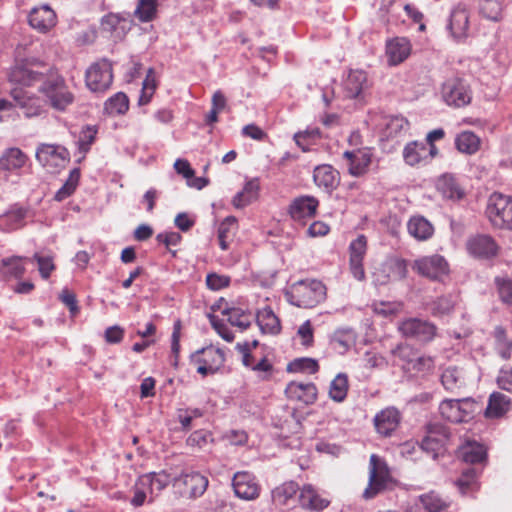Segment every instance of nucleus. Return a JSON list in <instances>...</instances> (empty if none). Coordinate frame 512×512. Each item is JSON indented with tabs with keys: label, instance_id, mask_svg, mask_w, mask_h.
I'll return each mask as SVG.
<instances>
[{
	"label": "nucleus",
	"instance_id": "nucleus-7",
	"mask_svg": "<svg viewBox=\"0 0 512 512\" xmlns=\"http://www.w3.org/2000/svg\"><path fill=\"white\" fill-rule=\"evenodd\" d=\"M226 361L225 351L213 345L201 348L190 356V362L196 366L202 376L217 373Z\"/></svg>",
	"mask_w": 512,
	"mask_h": 512
},
{
	"label": "nucleus",
	"instance_id": "nucleus-15",
	"mask_svg": "<svg viewBox=\"0 0 512 512\" xmlns=\"http://www.w3.org/2000/svg\"><path fill=\"white\" fill-rule=\"evenodd\" d=\"M399 330L405 337L414 338L422 342L431 341L436 333L434 324L417 318L403 321L399 326Z\"/></svg>",
	"mask_w": 512,
	"mask_h": 512
},
{
	"label": "nucleus",
	"instance_id": "nucleus-8",
	"mask_svg": "<svg viewBox=\"0 0 512 512\" xmlns=\"http://www.w3.org/2000/svg\"><path fill=\"white\" fill-rule=\"evenodd\" d=\"M486 214L493 226L512 230V197L493 193L489 197Z\"/></svg>",
	"mask_w": 512,
	"mask_h": 512
},
{
	"label": "nucleus",
	"instance_id": "nucleus-61",
	"mask_svg": "<svg viewBox=\"0 0 512 512\" xmlns=\"http://www.w3.org/2000/svg\"><path fill=\"white\" fill-rule=\"evenodd\" d=\"M362 362L365 368L374 369L386 366V359L375 351H366L363 355Z\"/></svg>",
	"mask_w": 512,
	"mask_h": 512
},
{
	"label": "nucleus",
	"instance_id": "nucleus-63",
	"mask_svg": "<svg viewBox=\"0 0 512 512\" xmlns=\"http://www.w3.org/2000/svg\"><path fill=\"white\" fill-rule=\"evenodd\" d=\"M97 134V130L93 126H87L83 129L79 136V147L82 151L86 152L89 150L90 145L94 142Z\"/></svg>",
	"mask_w": 512,
	"mask_h": 512
},
{
	"label": "nucleus",
	"instance_id": "nucleus-49",
	"mask_svg": "<svg viewBox=\"0 0 512 512\" xmlns=\"http://www.w3.org/2000/svg\"><path fill=\"white\" fill-rule=\"evenodd\" d=\"M129 108L128 97L121 92L116 93L114 96L109 98L105 103V110L109 114L121 115L126 113Z\"/></svg>",
	"mask_w": 512,
	"mask_h": 512
},
{
	"label": "nucleus",
	"instance_id": "nucleus-53",
	"mask_svg": "<svg viewBox=\"0 0 512 512\" xmlns=\"http://www.w3.org/2000/svg\"><path fill=\"white\" fill-rule=\"evenodd\" d=\"M455 306V298L452 295L441 296L432 304V313L443 316L450 313Z\"/></svg>",
	"mask_w": 512,
	"mask_h": 512
},
{
	"label": "nucleus",
	"instance_id": "nucleus-35",
	"mask_svg": "<svg viewBox=\"0 0 512 512\" xmlns=\"http://www.w3.org/2000/svg\"><path fill=\"white\" fill-rule=\"evenodd\" d=\"M175 171L182 175L189 187L201 190L208 184V180L204 177H196L195 171L192 169L190 163L185 159H177L174 163Z\"/></svg>",
	"mask_w": 512,
	"mask_h": 512
},
{
	"label": "nucleus",
	"instance_id": "nucleus-44",
	"mask_svg": "<svg viewBox=\"0 0 512 512\" xmlns=\"http://www.w3.org/2000/svg\"><path fill=\"white\" fill-rule=\"evenodd\" d=\"M259 191V182L257 179L248 181L243 190L237 193L233 199V204L237 208L245 207L257 198Z\"/></svg>",
	"mask_w": 512,
	"mask_h": 512
},
{
	"label": "nucleus",
	"instance_id": "nucleus-21",
	"mask_svg": "<svg viewBox=\"0 0 512 512\" xmlns=\"http://www.w3.org/2000/svg\"><path fill=\"white\" fill-rule=\"evenodd\" d=\"M56 22V14L48 5L36 7L29 14V24L40 32L49 31Z\"/></svg>",
	"mask_w": 512,
	"mask_h": 512
},
{
	"label": "nucleus",
	"instance_id": "nucleus-46",
	"mask_svg": "<svg viewBox=\"0 0 512 512\" xmlns=\"http://www.w3.org/2000/svg\"><path fill=\"white\" fill-rule=\"evenodd\" d=\"M408 125L402 116H388L383 118L382 134L386 138H392L400 134Z\"/></svg>",
	"mask_w": 512,
	"mask_h": 512
},
{
	"label": "nucleus",
	"instance_id": "nucleus-16",
	"mask_svg": "<svg viewBox=\"0 0 512 512\" xmlns=\"http://www.w3.org/2000/svg\"><path fill=\"white\" fill-rule=\"evenodd\" d=\"M319 201L309 195L295 198L289 206V214L295 221L303 222L316 215Z\"/></svg>",
	"mask_w": 512,
	"mask_h": 512
},
{
	"label": "nucleus",
	"instance_id": "nucleus-62",
	"mask_svg": "<svg viewBox=\"0 0 512 512\" xmlns=\"http://www.w3.org/2000/svg\"><path fill=\"white\" fill-rule=\"evenodd\" d=\"M320 136V131L318 128H311L305 131L298 132L294 135V140L296 144L305 152L308 151L307 140L316 139Z\"/></svg>",
	"mask_w": 512,
	"mask_h": 512
},
{
	"label": "nucleus",
	"instance_id": "nucleus-32",
	"mask_svg": "<svg viewBox=\"0 0 512 512\" xmlns=\"http://www.w3.org/2000/svg\"><path fill=\"white\" fill-rule=\"evenodd\" d=\"M511 408V399L500 393L493 392L488 400V405L485 410L486 418H500L504 416Z\"/></svg>",
	"mask_w": 512,
	"mask_h": 512
},
{
	"label": "nucleus",
	"instance_id": "nucleus-33",
	"mask_svg": "<svg viewBox=\"0 0 512 512\" xmlns=\"http://www.w3.org/2000/svg\"><path fill=\"white\" fill-rule=\"evenodd\" d=\"M256 322L260 330L265 334L277 335L281 331V324L279 318L268 306L260 309L257 312Z\"/></svg>",
	"mask_w": 512,
	"mask_h": 512
},
{
	"label": "nucleus",
	"instance_id": "nucleus-45",
	"mask_svg": "<svg viewBox=\"0 0 512 512\" xmlns=\"http://www.w3.org/2000/svg\"><path fill=\"white\" fill-rule=\"evenodd\" d=\"M348 392V376L345 373H339L330 384L329 396L335 402H343Z\"/></svg>",
	"mask_w": 512,
	"mask_h": 512
},
{
	"label": "nucleus",
	"instance_id": "nucleus-18",
	"mask_svg": "<svg viewBox=\"0 0 512 512\" xmlns=\"http://www.w3.org/2000/svg\"><path fill=\"white\" fill-rule=\"evenodd\" d=\"M343 157L348 161V171L352 176L364 175L371 164L372 153L369 148L345 151Z\"/></svg>",
	"mask_w": 512,
	"mask_h": 512
},
{
	"label": "nucleus",
	"instance_id": "nucleus-55",
	"mask_svg": "<svg viewBox=\"0 0 512 512\" xmlns=\"http://www.w3.org/2000/svg\"><path fill=\"white\" fill-rule=\"evenodd\" d=\"M32 259L37 262L38 270L41 277L44 279H48L53 270L55 269L53 257L51 255H42L40 253H35Z\"/></svg>",
	"mask_w": 512,
	"mask_h": 512
},
{
	"label": "nucleus",
	"instance_id": "nucleus-22",
	"mask_svg": "<svg viewBox=\"0 0 512 512\" xmlns=\"http://www.w3.org/2000/svg\"><path fill=\"white\" fill-rule=\"evenodd\" d=\"M468 252L474 257L490 258L496 255L498 247L495 241L487 235L470 238L466 244Z\"/></svg>",
	"mask_w": 512,
	"mask_h": 512
},
{
	"label": "nucleus",
	"instance_id": "nucleus-54",
	"mask_svg": "<svg viewBox=\"0 0 512 512\" xmlns=\"http://www.w3.org/2000/svg\"><path fill=\"white\" fill-rule=\"evenodd\" d=\"M367 251V238L364 235H358L349 245V260L363 261Z\"/></svg>",
	"mask_w": 512,
	"mask_h": 512
},
{
	"label": "nucleus",
	"instance_id": "nucleus-2",
	"mask_svg": "<svg viewBox=\"0 0 512 512\" xmlns=\"http://www.w3.org/2000/svg\"><path fill=\"white\" fill-rule=\"evenodd\" d=\"M286 300L299 308H313L326 298L325 285L316 279L300 280L285 291Z\"/></svg>",
	"mask_w": 512,
	"mask_h": 512
},
{
	"label": "nucleus",
	"instance_id": "nucleus-27",
	"mask_svg": "<svg viewBox=\"0 0 512 512\" xmlns=\"http://www.w3.org/2000/svg\"><path fill=\"white\" fill-rule=\"evenodd\" d=\"M441 383L449 392H456L467 383V373L462 367L449 366L441 374Z\"/></svg>",
	"mask_w": 512,
	"mask_h": 512
},
{
	"label": "nucleus",
	"instance_id": "nucleus-42",
	"mask_svg": "<svg viewBox=\"0 0 512 512\" xmlns=\"http://www.w3.org/2000/svg\"><path fill=\"white\" fill-rule=\"evenodd\" d=\"M331 342L334 348L343 354L355 344L356 333L351 328L338 329L334 332Z\"/></svg>",
	"mask_w": 512,
	"mask_h": 512
},
{
	"label": "nucleus",
	"instance_id": "nucleus-13",
	"mask_svg": "<svg viewBox=\"0 0 512 512\" xmlns=\"http://www.w3.org/2000/svg\"><path fill=\"white\" fill-rule=\"evenodd\" d=\"M413 269L420 275L431 280H442L449 273V265L439 254L423 256L413 263Z\"/></svg>",
	"mask_w": 512,
	"mask_h": 512
},
{
	"label": "nucleus",
	"instance_id": "nucleus-51",
	"mask_svg": "<svg viewBox=\"0 0 512 512\" xmlns=\"http://www.w3.org/2000/svg\"><path fill=\"white\" fill-rule=\"evenodd\" d=\"M477 471L475 468L465 470L461 477L457 480V486L463 495L469 494L476 490L477 486Z\"/></svg>",
	"mask_w": 512,
	"mask_h": 512
},
{
	"label": "nucleus",
	"instance_id": "nucleus-31",
	"mask_svg": "<svg viewBox=\"0 0 512 512\" xmlns=\"http://www.w3.org/2000/svg\"><path fill=\"white\" fill-rule=\"evenodd\" d=\"M407 229L409 234L418 241H426L434 234V227L425 217L416 215L412 216L408 223Z\"/></svg>",
	"mask_w": 512,
	"mask_h": 512
},
{
	"label": "nucleus",
	"instance_id": "nucleus-58",
	"mask_svg": "<svg viewBox=\"0 0 512 512\" xmlns=\"http://www.w3.org/2000/svg\"><path fill=\"white\" fill-rule=\"evenodd\" d=\"M289 368L294 371L315 373L318 371L319 366L317 361L312 358H301L292 362Z\"/></svg>",
	"mask_w": 512,
	"mask_h": 512
},
{
	"label": "nucleus",
	"instance_id": "nucleus-34",
	"mask_svg": "<svg viewBox=\"0 0 512 512\" xmlns=\"http://www.w3.org/2000/svg\"><path fill=\"white\" fill-rule=\"evenodd\" d=\"M367 75L363 70H351L344 81L346 96L356 98L367 87Z\"/></svg>",
	"mask_w": 512,
	"mask_h": 512
},
{
	"label": "nucleus",
	"instance_id": "nucleus-3",
	"mask_svg": "<svg viewBox=\"0 0 512 512\" xmlns=\"http://www.w3.org/2000/svg\"><path fill=\"white\" fill-rule=\"evenodd\" d=\"M209 485L208 478L194 470L182 471L172 480V488L175 495L180 498L195 500L201 497Z\"/></svg>",
	"mask_w": 512,
	"mask_h": 512
},
{
	"label": "nucleus",
	"instance_id": "nucleus-43",
	"mask_svg": "<svg viewBox=\"0 0 512 512\" xmlns=\"http://www.w3.org/2000/svg\"><path fill=\"white\" fill-rule=\"evenodd\" d=\"M479 13L491 21H499L502 18L504 4L502 0H478Z\"/></svg>",
	"mask_w": 512,
	"mask_h": 512
},
{
	"label": "nucleus",
	"instance_id": "nucleus-4",
	"mask_svg": "<svg viewBox=\"0 0 512 512\" xmlns=\"http://www.w3.org/2000/svg\"><path fill=\"white\" fill-rule=\"evenodd\" d=\"M368 470V485L362 494L366 500L376 497L392 482V476L386 461L378 455L372 454L370 456Z\"/></svg>",
	"mask_w": 512,
	"mask_h": 512
},
{
	"label": "nucleus",
	"instance_id": "nucleus-5",
	"mask_svg": "<svg viewBox=\"0 0 512 512\" xmlns=\"http://www.w3.org/2000/svg\"><path fill=\"white\" fill-rule=\"evenodd\" d=\"M478 403L472 398L444 399L439 404L441 417L454 424L472 420L478 411Z\"/></svg>",
	"mask_w": 512,
	"mask_h": 512
},
{
	"label": "nucleus",
	"instance_id": "nucleus-64",
	"mask_svg": "<svg viewBox=\"0 0 512 512\" xmlns=\"http://www.w3.org/2000/svg\"><path fill=\"white\" fill-rule=\"evenodd\" d=\"M440 189L443 195L449 199L459 200L464 195V192L453 180L443 182V184H441Z\"/></svg>",
	"mask_w": 512,
	"mask_h": 512
},
{
	"label": "nucleus",
	"instance_id": "nucleus-11",
	"mask_svg": "<svg viewBox=\"0 0 512 512\" xmlns=\"http://www.w3.org/2000/svg\"><path fill=\"white\" fill-rule=\"evenodd\" d=\"M87 87L93 92H104L110 88L113 81L112 64L107 59L93 63L86 71Z\"/></svg>",
	"mask_w": 512,
	"mask_h": 512
},
{
	"label": "nucleus",
	"instance_id": "nucleus-37",
	"mask_svg": "<svg viewBox=\"0 0 512 512\" xmlns=\"http://www.w3.org/2000/svg\"><path fill=\"white\" fill-rule=\"evenodd\" d=\"M455 146L459 152L472 155L479 151L481 139L471 131H462L455 138Z\"/></svg>",
	"mask_w": 512,
	"mask_h": 512
},
{
	"label": "nucleus",
	"instance_id": "nucleus-39",
	"mask_svg": "<svg viewBox=\"0 0 512 512\" xmlns=\"http://www.w3.org/2000/svg\"><path fill=\"white\" fill-rule=\"evenodd\" d=\"M459 456L466 463H480L486 459V449L477 442H466L459 449Z\"/></svg>",
	"mask_w": 512,
	"mask_h": 512
},
{
	"label": "nucleus",
	"instance_id": "nucleus-30",
	"mask_svg": "<svg viewBox=\"0 0 512 512\" xmlns=\"http://www.w3.org/2000/svg\"><path fill=\"white\" fill-rule=\"evenodd\" d=\"M27 210L23 207L14 205L4 214L0 215V229L11 232L20 229L25 224Z\"/></svg>",
	"mask_w": 512,
	"mask_h": 512
},
{
	"label": "nucleus",
	"instance_id": "nucleus-36",
	"mask_svg": "<svg viewBox=\"0 0 512 512\" xmlns=\"http://www.w3.org/2000/svg\"><path fill=\"white\" fill-rule=\"evenodd\" d=\"M172 480L170 475L165 471L152 472L142 475L139 478V485H141V487H149L150 492L154 493L155 491L160 492L170 483L172 484Z\"/></svg>",
	"mask_w": 512,
	"mask_h": 512
},
{
	"label": "nucleus",
	"instance_id": "nucleus-52",
	"mask_svg": "<svg viewBox=\"0 0 512 512\" xmlns=\"http://www.w3.org/2000/svg\"><path fill=\"white\" fill-rule=\"evenodd\" d=\"M157 0H139L135 15L141 22L151 21L156 14Z\"/></svg>",
	"mask_w": 512,
	"mask_h": 512
},
{
	"label": "nucleus",
	"instance_id": "nucleus-47",
	"mask_svg": "<svg viewBox=\"0 0 512 512\" xmlns=\"http://www.w3.org/2000/svg\"><path fill=\"white\" fill-rule=\"evenodd\" d=\"M228 316V321L231 325L238 327L241 331L246 330L252 323V315L249 312H245L240 308H229L223 311Z\"/></svg>",
	"mask_w": 512,
	"mask_h": 512
},
{
	"label": "nucleus",
	"instance_id": "nucleus-25",
	"mask_svg": "<svg viewBox=\"0 0 512 512\" xmlns=\"http://www.w3.org/2000/svg\"><path fill=\"white\" fill-rule=\"evenodd\" d=\"M381 272L385 275L381 276L379 272L376 273V280L380 284L402 280L407 276V262L399 258L387 260L382 265Z\"/></svg>",
	"mask_w": 512,
	"mask_h": 512
},
{
	"label": "nucleus",
	"instance_id": "nucleus-57",
	"mask_svg": "<svg viewBox=\"0 0 512 512\" xmlns=\"http://www.w3.org/2000/svg\"><path fill=\"white\" fill-rule=\"evenodd\" d=\"M297 335L301 339V344L304 347H311L314 343V330L310 320L303 322L298 330Z\"/></svg>",
	"mask_w": 512,
	"mask_h": 512
},
{
	"label": "nucleus",
	"instance_id": "nucleus-56",
	"mask_svg": "<svg viewBox=\"0 0 512 512\" xmlns=\"http://www.w3.org/2000/svg\"><path fill=\"white\" fill-rule=\"evenodd\" d=\"M213 441L212 434L207 430L194 431L187 439V444L199 449L205 448Z\"/></svg>",
	"mask_w": 512,
	"mask_h": 512
},
{
	"label": "nucleus",
	"instance_id": "nucleus-17",
	"mask_svg": "<svg viewBox=\"0 0 512 512\" xmlns=\"http://www.w3.org/2000/svg\"><path fill=\"white\" fill-rule=\"evenodd\" d=\"M10 94L18 107L23 110L26 118L37 117L42 113L43 102L36 95L22 91L19 88L12 89Z\"/></svg>",
	"mask_w": 512,
	"mask_h": 512
},
{
	"label": "nucleus",
	"instance_id": "nucleus-23",
	"mask_svg": "<svg viewBox=\"0 0 512 512\" xmlns=\"http://www.w3.org/2000/svg\"><path fill=\"white\" fill-rule=\"evenodd\" d=\"M448 28L456 39H462L467 36L469 29V12L464 5L458 4L452 9Z\"/></svg>",
	"mask_w": 512,
	"mask_h": 512
},
{
	"label": "nucleus",
	"instance_id": "nucleus-12",
	"mask_svg": "<svg viewBox=\"0 0 512 512\" xmlns=\"http://www.w3.org/2000/svg\"><path fill=\"white\" fill-rule=\"evenodd\" d=\"M232 488L239 499L256 500L260 496L261 485L257 477L249 471H238L233 475Z\"/></svg>",
	"mask_w": 512,
	"mask_h": 512
},
{
	"label": "nucleus",
	"instance_id": "nucleus-60",
	"mask_svg": "<svg viewBox=\"0 0 512 512\" xmlns=\"http://www.w3.org/2000/svg\"><path fill=\"white\" fill-rule=\"evenodd\" d=\"M496 285L500 299L509 305H512V279L496 278Z\"/></svg>",
	"mask_w": 512,
	"mask_h": 512
},
{
	"label": "nucleus",
	"instance_id": "nucleus-50",
	"mask_svg": "<svg viewBox=\"0 0 512 512\" xmlns=\"http://www.w3.org/2000/svg\"><path fill=\"white\" fill-rule=\"evenodd\" d=\"M156 88H157V81H156V77H155V72L152 68H150L147 71L146 77L142 84V90H141V95L139 98V104H141V105L148 104L151 101Z\"/></svg>",
	"mask_w": 512,
	"mask_h": 512
},
{
	"label": "nucleus",
	"instance_id": "nucleus-59",
	"mask_svg": "<svg viewBox=\"0 0 512 512\" xmlns=\"http://www.w3.org/2000/svg\"><path fill=\"white\" fill-rule=\"evenodd\" d=\"M402 309L398 302H376L373 304V310L376 314L388 317L398 313Z\"/></svg>",
	"mask_w": 512,
	"mask_h": 512
},
{
	"label": "nucleus",
	"instance_id": "nucleus-1",
	"mask_svg": "<svg viewBox=\"0 0 512 512\" xmlns=\"http://www.w3.org/2000/svg\"><path fill=\"white\" fill-rule=\"evenodd\" d=\"M8 79L11 83L26 87L39 84L38 91L55 110L64 111L74 101L73 93L57 69L34 57L20 59L17 52Z\"/></svg>",
	"mask_w": 512,
	"mask_h": 512
},
{
	"label": "nucleus",
	"instance_id": "nucleus-26",
	"mask_svg": "<svg viewBox=\"0 0 512 512\" xmlns=\"http://www.w3.org/2000/svg\"><path fill=\"white\" fill-rule=\"evenodd\" d=\"M400 414L395 408H386L374 417V425L377 432L383 436H389L398 426Z\"/></svg>",
	"mask_w": 512,
	"mask_h": 512
},
{
	"label": "nucleus",
	"instance_id": "nucleus-20",
	"mask_svg": "<svg viewBox=\"0 0 512 512\" xmlns=\"http://www.w3.org/2000/svg\"><path fill=\"white\" fill-rule=\"evenodd\" d=\"M298 500L301 508L315 512L324 510L330 504V501L322 497L311 484H306L300 489Z\"/></svg>",
	"mask_w": 512,
	"mask_h": 512
},
{
	"label": "nucleus",
	"instance_id": "nucleus-24",
	"mask_svg": "<svg viewBox=\"0 0 512 512\" xmlns=\"http://www.w3.org/2000/svg\"><path fill=\"white\" fill-rule=\"evenodd\" d=\"M285 392L289 399L300 401L306 405L313 404L317 398V388L311 382L293 381L287 385Z\"/></svg>",
	"mask_w": 512,
	"mask_h": 512
},
{
	"label": "nucleus",
	"instance_id": "nucleus-48",
	"mask_svg": "<svg viewBox=\"0 0 512 512\" xmlns=\"http://www.w3.org/2000/svg\"><path fill=\"white\" fill-rule=\"evenodd\" d=\"M494 336L498 355L504 360L509 359L512 355V340L507 337L505 330L500 326L495 328Z\"/></svg>",
	"mask_w": 512,
	"mask_h": 512
},
{
	"label": "nucleus",
	"instance_id": "nucleus-28",
	"mask_svg": "<svg viewBox=\"0 0 512 512\" xmlns=\"http://www.w3.org/2000/svg\"><path fill=\"white\" fill-rule=\"evenodd\" d=\"M313 180L319 188L331 191L338 185L339 173L331 165H319L314 169Z\"/></svg>",
	"mask_w": 512,
	"mask_h": 512
},
{
	"label": "nucleus",
	"instance_id": "nucleus-40",
	"mask_svg": "<svg viewBox=\"0 0 512 512\" xmlns=\"http://www.w3.org/2000/svg\"><path fill=\"white\" fill-rule=\"evenodd\" d=\"M237 229L236 219L232 216L226 217L218 227V240L222 250H227L233 242Z\"/></svg>",
	"mask_w": 512,
	"mask_h": 512
},
{
	"label": "nucleus",
	"instance_id": "nucleus-10",
	"mask_svg": "<svg viewBox=\"0 0 512 512\" xmlns=\"http://www.w3.org/2000/svg\"><path fill=\"white\" fill-rule=\"evenodd\" d=\"M36 160L48 171L56 172L70 160L69 151L62 145L41 143L35 153Z\"/></svg>",
	"mask_w": 512,
	"mask_h": 512
},
{
	"label": "nucleus",
	"instance_id": "nucleus-6",
	"mask_svg": "<svg viewBox=\"0 0 512 512\" xmlns=\"http://www.w3.org/2000/svg\"><path fill=\"white\" fill-rule=\"evenodd\" d=\"M28 161V156L20 148L5 149L0 156V183H18Z\"/></svg>",
	"mask_w": 512,
	"mask_h": 512
},
{
	"label": "nucleus",
	"instance_id": "nucleus-19",
	"mask_svg": "<svg viewBox=\"0 0 512 512\" xmlns=\"http://www.w3.org/2000/svg\"><path fill=\"white\" fill-rule=\"evenodd\" d=\"M412 45L406 37H394L386 42L388 64L396 66L404 62L411 54Z\"/></svg>",
	"mask_w": 512,
	"mask_h": 512
},
{
	"label": "nucleus",
	"instance_id": "nucleus-29",
	"mask_svg": "<svg viewBox=\"0 0 512 512\" xmlns=\"http://www.w3.org/2000/svg\"><path fill=\"white\" fill-rule=\"evenodd\" d=\"M101 29L103 32L110 34L115 41H118L124 37L129 29L128 21L118 14L110 13L102 18Z\"/></svg>",
	"mask_w": 512,
	"mask_h": 512
},
{
	"label": "nucleus",
	"instance_id": "nucleus-38",
	"mask_svg": "<svg viewBox=\"0 0 512 512\" xmlns=\"http://www.w3.org/2000/svg\"><path fill=\"white\" fill-rule=\"evenodd\" d=\"M298 491L299 486L296 482H285L272 490V500L276 505L287 506Z\"/></svg>",
	"mask_w": 512,
	"mask_h": 512
},
{
	"label": "nucleus",
	"instance_id": "nucleus-14",
	"mask_svg": "<svg viewBox=\"0 0 512 512\" xmlns=\"http://www.w3.org/2000/svg\"><path fill=\"white\" fill-rule=\"evenodd\" d=\"M438 153L435 145H428L423 141H412L403 149V159L409 166L426 164Z\"/></svg>",
	"mask_w": 512,
	"mask_h": 512
},
{
	"label": "nucleus",
	"instance_id": "nucleus-41",
	"mask_svg": "<svg viewBox=\"0 0 512 512\" xmlns=\"http://www.w3.org/2000/svg\"><path fill=\"white\" fill-rule=\"evenodd\" d=\"M449 506V503L434 491L419 496V509L424 512H441Z\"/></svg>",
	"mask_w": 512,
	"mask_h": 512
},
{
	"label": "nucleus",
	"instance_id": "nucleus-9",
	"mask_svg": "<svg viewBox=\"0 0 512 512\" xmlns=\"http://www.w3.org/2000/svg\"><path fill=\"white\" fill-rule=\"evenodd\" d=\"M441 94L447 105L456 108L464 107L472 100L470 85L459 77L447 79L442 85Z\"/></svg>",
	"mask_w": 512,
	"mask_h": 512
}]
</instances>
